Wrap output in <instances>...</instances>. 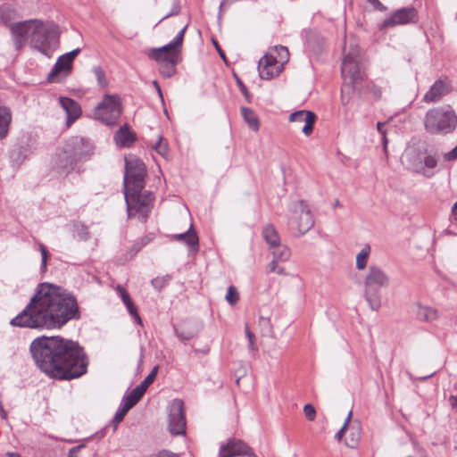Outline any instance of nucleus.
Here are the masks:
<instances>
[{"label":"nucleus","mask_w":457,"mask_h":457,"mask_svg":"<svg viewBox=\"0 0 457 457\" xmlns=\"http://www.w3.org/2000/svg\"><path fill=\"white\" fill-rule=\"evenodd\" d=\"M76 296L64 287L48 282L39 283L24 309L11 320L10 325L21 328L59 330L71 320L80 319Z\"/></svg>","instance_id":"f257e3e1"},{"label":"nucleus","mask_w":457,"mask_h":457,"mask_svg":"<svg viewBox=\"0 0 457 457\" xmlns=\"http://www.w3.org/2000/svg\"><path fill=\"white\" fill-rule=\"evenodd\" d=\"M29 351L40 370L52 378L71 380L87 373V354L75 341L42 336L31 342Z\"/></svg>","instance_id":"f03ea898"},{"label":"nucleus","mask_w":457,"mask_h":457,"mask_svg":"<svg viewBox=\"0 0 457 457\" xmlns=\"http://www.w3.org/2000/svg\"><path fill=\"white\" fill-rule=\"evenodd\" d=\"M341 73L344 79L342 102L345 104L350 100V97H346V95L355 91L361 95L364 82L365 73L361 66L360 49L357 46L351 47L350 52L344 58Z\"/></svg>","instance_id":"7ed1b4c3"},{"label":"nucleus","mask_w":457,"mask_h":457,"mask_svg":"<svg viewBox=\"0 0 457 457\" xmlns=\"http://www.w3.org/2000/svg\"><path fill=\"white\" fill-rule=\"evenodd\" d=\"M402 162L409 170L431 178L435 175L434 169L438 164L439 157L436 152L428 150L425 146L411 145L405 149Z\"/></svg>","instance_id":"20e7f679"},{"label":"nucleus","mask_w":457,"mask_h":457,"mask_svg":"<svg viewBox=\"0 0 457 457\" xmlns=\"http://www.w3.org/2000/svg\"><path fill=\"white\" fill-rule=\"evenodd\" d=\"M30 46L44 55L51 57L53 46L57 42V33L53 25H46L37 20L25 21Z\"/></svg>","instance_id":"39448f33"},{"label":"nucleus","mask_w":457,"mask_h":457,"mask_svg":"<svg viewBox=\"0 0 457 457\" xmlns=\"http://www.w3.org/2000/svg\"><path fill=\"white\" fill-rule=\"evenodd\" d=\"M425 130L431 135H446L457 127V115L450 105L429 109L423 119Z\"/></svg>","instance_id":"423d86ee"},{"label":"nucleus","mask_w":457,"mask_h":457,"mask_svg":"<svg viewBox=\"0 0 457 457\" xmlns=\"http://www.w3.org/2000/svg\"><path fill=\"white\" fill-rule=\"evenodd\" d=\"M390 284L389 276L384 270L375 264L370 265L364 277V298L373 311L381 306L380 288L387 287Z\"/></svg>","instance_id":"0eeeda50"},{"label":"nucleus","mask_w":457,"mask_h":457,"mask_svg":"<svg viewBox=\"0 0 457 457\" xmlns=\"http://www.w3.org/2000/svg\"><path fill=\"white\" fill-rule=\"evenodd\" d=\"M146 168L142 160L136 156L125 159V174L123 179L124 193L134 190V194L141 192L145 187Z\"/></svg>","instance_id":"6e6552de"},{"label":"nucleus","mask_w":457,"mask_h":457,"mask_svg":"<svg viewBox=\"0 0 457 457\" xmlns=\"http://www.w3.org/2000/svg\"><path fill=\"white\" fill-rule=\"evenodd\" d=\"M288 227L294 234L304 235L314 226L313 216L304 201L291 204Z\"/></svg>","instance_id":"1a4fd4ad"},{"label":"nucleus","mask_w":457,"mask_h":457,"mask_svg":"<svg viewBox=\"0 0 457 457\" xmlns=\"http://www.w3.org/2000/svg\"><path fill=\"white\" fill-rule=\"evenodd\" d=\"M121 114V103L117 95L105 94L94 109V116L107 126L117 124Z\"/></svg>","instance_id":"9d476101"},{"label":"nucleus","mask_w":457,"mask_h":457,"mask_svg":"<svg viewBox=\"0 0 457 457\" xmlns=\"http://www.w3.org/2000/svg\"><path fill=\"white\" fill-rule=\"evenodd\" d=\"M124 197L127 204L128 216L131 217L132 212L135 211V212L139 215V220L145 222L154 199V194L150 191L144 193L141 191L134 194V190H126Z\"/></svg>","instance_id":"9b49d317"},{"label":"nucleus","mask_w":457,"mask_h":457,"mask_svg":"<svg viewBox=\"0 0 457 457\" xmlns=\"http://www.w3.org/2000/svg\"><path fill=\"white\" fill-rule=\"evenodd\" d=\"M168 429L171 435H184L186 432V417L184 403L180 399H173L169 405Z\"/></svg>","instance_id":"f8f14e48"},{"label":"nucleus","mask_w":457,"mask_h":457,"mask_svg":"<svg viewBox=\"0 0 457 457\" xmlns=\"http://www.w3.org/2000/svg\"><path fill=\"white\" fill-rule=\"evenodd\" d=\"M419 21L418 11L414 7H403L395 10L390 17L386 18L378 27L380 30L397 25L417 23Z\"/></svg>","instance_id":"ddd939ff"},{"label":"nucleus","mask_w":457,"mask_h":457,"mask_svg":"<svg viewBox=\"0 0 457 457\" xmlns=\"http://www.w3.org/2000/svg\"><path fill=\"white\" fill-rule=\"evenodd\" d=\"M66 149L78 162L89 158L94 152L93 144L85 137H72L65 144Z\"/></svg>","instance_id":"4468645a"},{"label":"nucleus","mask_w":457,"mask_h":457,"mask_svg":"<svg viewBox=\"0 0 457 457\" xmlns=\"http://www.w3.org/2000/svg\"><path fill=\"white\" fill-rule=\"evenodd\" d=\"M237 456L257 457L253 448L240 439L229 438L226 444L220 445L218 457Z\"/></svg>","instance_id":"2eb2a0df"},{"label":"nucleus","mask_w":457,"mask_h":457,"mask_svg":"<svg viewBox=\"0 0 457 457\" xmlns=\"http://www.w3.org/2000/svg\"><path fill=\"white\" fill-rule=\"evenodd\" d=\"M78 164L79 162L75 157L71 154L65 146L55 154L54 159V168L60 175L67 176L77 169Z\"/></svg>","instance_id":"dca6fc26"},{"label":"nucleus","mask_w":457,"mask_h":457,"mask_svg":"<svg viewBox=\"0 0 457 457\" xmlns=\"http://www.w3.org/2000/svg\"><path fill=\"white\" fill-rule=\"evenodd\" d=\"M80 51V48H75L72 51L61 55L49 73L48 79H51L52 77L60 72L70 73L72 69L73 61Z\"/></svg>","instance_id":"f3484780"},{"label":"nucleus","mask_w":457,"mask_h":457,"mask_svg":"<svg viewBox=\"0 0 457 457\" xmlns=\"http://www.w3.org/2000/svg\"><path fill=\"white\" fill-rule=\"evenodd\" d=\"M278 63V62L272 55L265 54L262 57L258 63V71L261 79H271L278 76L279 73Z\"/></svg>","instance_id":"a211bd4d"},{"label":"nucleus","mask_w":457,"mask_h":457,"mask_svg":"<svg viewBox=\"0 0 457 457\" xmlns=\"http://www.w3.org/2000/svg\"><path fill=\"white\" fill-rule=\"evenodd\" d=\"M450 92V85L446 79H439L434 82L428 91L424 95L425 103H437L443 96Z\"/></svg>","instance_id":"6ab92c4d"},{"label":"nucleus","mask_w":457,"mask_h":457,"mask_svg":"<svg viewBox=\"0 0 457 457\" xmlns=\"http://www.w3.org/2000/svg\"><path fill=\"white\" fill-rule=\"evenodd\" d=\"M316 118V114L313 112L301 110L291 113L289 116V120L292 122H304L302 132L305 136H310L313 131Z\"/></svg>","instance_id":"aec40b11"},{"label":"nucleus","mask_w":457,"mask_h":457,"mask_svg":"<svg viewBox=\"0 0 457 457\" xmlns=\"http://www.w3.org/2000/svg\"><path fill=\"white\" fill-rule=\"evenodd\" d=\"M59 104L66 113V123L68 126L72 124L82 114L80 105L72 98L60 96Z\"/></svg>","instance_id":"412c9836"},{"label":"nucleus","mask_w":457,"mask_h":457,"mask_svg":"<svg viewBox=\"0 0 457 457\" xmlns=\"http://www.w3.org/2000/svg\"><path fill=\"white\" fill-rule=\"evenodd\" d=\"M175 335L181 341L194 338L200 331V326L192 321H185L174 327Z\"/></svg>","instance_id":"4be33fe9"},{"label":"nucleus","mask_w":457,"mask_h":457,"mask_svg":"<svg viewBox=\"0 0 457 457\" xmlns=\"http://www.w3.org/2000/svg\"><path fill=\"white\" fill-rule=\"evenodd\" d=\"M172 239L185 243L189 247L190 252H198L199 238L193 225H191L189 229L184 233L172 235Z\"/></svg>","instance_id":"5701e85b"},{"label":"nucleus","mask_w":457,"mask_h":457,"mask_svg":"<svg viewBox=\"0 0 457 457\" xmlns=\"http://www.w3.org/2000/svg\"><path fill=\"white\" fill-rule=\"evenodd\" d=\"M11 32L15 49L21 51L25 46L26 40L29 39L27 36L24 21L12 24Z\"/></svg>","instance_id":"b1692460"},{"label":"nucleus","mask_w":457,"mask_h":457,"mask_svg":"<svg viewBox=\"0 0 457 457\" xmlns=\"http://www.w3.org/2000/svg\"><path fill=\"white\" fill-rule=\"evenodd\" d=\"M12 122L11 109L0 104V140L6 138Z\"/></svg>","instance_id":"393cba45"},{"label":"nucleus","mask_w":457,"mask_h":457,"mask_svg":"<svg viewBox=\"0 0 457 457\" xmlns=\"http://www.w3.org/2000/svg\"><path fill=\"white\" fill-rule=\"evenodd\" d=\"M114 139L117 145L120 146H128L135 140V135L129 129L127 125L121 126L116 132Z\"/></svg>","instance_id":"a878e982"},{"label":"nucleus","mask_w":457,"mask_h":457,"mask_svg":"<svg viewBox=\"0 0 457 457\" xmlns=\"http://www.w3.org/2000/svg\"><path fill=\"white\" fill-rule=\"evenodd\" d=\"M262 237L270 247L278 246L280 237L272 224H267L262 229Z\"/></svg>","instance_id":"bb28decb"},{"label":"nucleus","mask_w":457,"mask_h":457,"mask_svg":"<svg viewBox=\"0 0 457 457\" xmlns=\"http://www.w3.org/2000/svg\"><path fill=\"white\" fill-rule=\"evenodd\" d=\"M417 318L421 321L432 322L437 320L438 312L435 308L420 305L417 310Z\"/></svg>","instance_id":"cd10ccee"},{"label":"nucleus","mask_w":457,"mask_h":457,"mask_svg":"<svg viewBox=\"0 0 457 457\" xmlns=\"http://www.w3.org/2000/svg\"><path fill=\"white\" fill-rule=\"evenodd\" d=\"M149 58L154 59L159 63H164L168 61H179V55L177 53H156L154 49L150 50L148 54Z\"/></svg>","instance_id":"c85d7f7f"},{"label":"nucleus","mask_w":457,"mask_h":457,"mask_svg":"<svg viewBox=\"0 0 457 457\" xmlns=\"http://www.w3.org/2000/svg\"><path fill=\"white\" fill-rule=\"evenodd\" d=\"M241 113L244 120L247 122L249 127L253 130L257 131L259 129V121L255 112L247 107L241 108Z\"/></svg>","instance_id":"c756f323"},{"label":"nucleus","mask_w":457,"mask_h":457,"mask_svg":"<svg viewBox=\"0 0 457 457\" xmlns=\"http://www.w3.org/2000/svg\"><path fill=\"white\" fill-rule=\"evenodd\" d=\"M179 61H168L159 63V71L164 78H171L176 73V65Z\"/></svg>","instance_id":"7c9ffc66"},{"label":"nucleus","mask_w":457,"mask_h":457,"mask_svg":"<svg viewBox=\"0 0 457 457\" xmlns=\"http://www.w3.org/2000/svg\"><path fill=\"white\" fill-rule=\"evenodd\" d=\"M370 253V246L366 245L356 256V269L362 270L367 266L368 258Z\"/></svg>","instance_id":"2f4dec72"},{"label":"nucleus","mask_w":457,"mask_h":457,"mask_svg":"<svg viewBox=\"0 0 457 457\" xmlns=\"http://www.w3.org/2000/svg\"><path fill=\"white\" fill-rule=\"evenodd\" d=\"M274 248L275 250L272 252L273 258L279 262H286L290 258L291 252L287 246L279 244L278 246H275Z\"/></svg>","instance_id":"473e14b6"},{"label":"nucleus","mask_w":457,"mask_h":457,"mask_svg":"<svg viewBox=\"0 0 457 457\" xmlns=\"http://www.w3.org/2000/svg\"><path fill=\"white\" fill-rule=\"evenodd\" d=\"M73 233V237L79 241H87L89 237L87 227L81 223L74 224Z\"/></svg>","instance_id":"72a5a7b5"},{"label":"nucleus","mask_w":457,"mask_h":457,"mask_svg":"<svg viewBox=\"0 0 457 457\" xmlns=\"http://www.w3.org/2000/svg\"><path fill=\"white\" fill-rule=\"evenodd\" d=\"M145 395L138 387H135L129 395H125L123 399L134 407Z\"/></svg>","instance_id":"f704fd0d"},{"label":"nucleus","mask_w":457,"mask_h":457,"mask_svg":"<svg viewBox=\"0 0 457 457\" xmlns=\"http://www.w3.org/2000/svg\"><path fill=\"white\" fill-rule=\"evenodd\" d=\"M361 438L360 429L352 428L348 438L345 440V445L349 448L354 449L358 446Z\"/></svg>","instance_id":"c9c22d12"},{"label":"nucleus","mask_w":457,"mask_h":457,"mask_svg":"<svg viewBox=\"0 0 457 457\" xmlns=\"http://www.w3.org/2000/svg\"><path fill=\"white\" fill-rule=\"evenodd\" d=\"M158 371V366L154 367L152 371L145 377V378L138 385V387L142 392L145 393L148 386L154 382Z\"/></svg>","instance_id":"e433bc0d"},{"label":"nucleus","mask_w":457,"mask_h":457,"mask_svg":"<svg viewBox=\"0 0 457 457\" xmlns=\"http://www.w3.org/2000/svg\"><path fill=\"white\" fill-rule=\"evenodd\" d=\"M225 299L231 305H234L238 302L239 295L237 289L234 286L228 287Z\"/></svg>","instance_id":"4c0bfd02"},{"label":"nucleus","mask_w":457,"mask_h":457,"mask_svg":"<svg viewBox=\"0 0 457 457\" xmlns=\"http://www.w3.org/2000/svg\"><path fill=\"white\" fill-rule=\"evenodd\" d=\"M93 72L96 78V80L100 87H104L107 86V80L105 77V72L100 66L93 67Z\"/></svg>","instance_id":"58836bf2"},{"label":"nucleus","mask_w":457,"mask_h":457,"mask_svg":"<svg viewBox=\"0 0 457 457\" xmlns=\"http://www.w3.org/2000/svg\"><path fill=\"white\" fill-rule=\"evenodd\" d=\"M170 280V277L169 275L157 277L153 278L151 281L152 286L157 289L158 291L162 290Z\"/></svg>","instance_id":"ea45409f"},{"label":"nucleus","mask_w":457,"mask_h":457,"mask_svg":"<svg viewBox=\"0 0 457 457\" xmlns=\"http://www.w3.org/2000/svg\"><path fill=\"white\" fill-rule=\"evenodd\" d=\"M245 337L248 341L249 350L253 353H256L258 351V347L255 344V337H254V334L250 330V328H248L247 325L245 326Z\"/></svg>","instance_id":"a19ab883"},{"label":"nucleus","mask_w":457,"mask_h":457,"mask_svg":"<svg viewBox=\"0 0 457 457\" xmlns=\"http://www.w3.org/2000/svg\"><path fill=\"white\" fill-rule=\"evenodd\" d=\"M154 149L162 156H165L168 152V146L166 143H163V137H159L158 141L154 145Z\"/></svg>","instance_id":"79ce46f5"},{"label":"nucleus","mask_w":457,"mask_h":457,"mask_svg":"<svg viewBox=\"0 0 457 457\" xmlns=\"http://www.w3.org/2000/svg\"><path fill=\"white\" fill-rule=\"evenodd\" d=\"M275 48L278 53V55L280 58L279 62L281 63L287 62L289 60V51H288L287 47L283 46H275Z\"/></svg>","instance_id":"37998d69"},{"label":"nucleus","mask_w":457,"mask_h":457,"mask_svg":"<svg viewBox=\"0 0 457 457\" xmlns=\"http://www.w3.org/2000/svg\"><path fill=\"white\" fill-rule=\"evenodd\" d=\"M303 412L308 420L312 421L316 418V411L312 404L307 403L303 406Z\"/></svg>","instance_id":"c03bdc74"},{"label":"nucleus","mask_w":457,"mask_h":457,"mask_svg":"<svg viewBox=\"0 0 457 457\" xmlns=\"http://www.w3.org/2000/svg\"><path fill=\"white\" fill-rule=\"evenodd\" d=\"M125 305H126L127 310L129 312V314L135 318V320L137 323L141 324L142 323V320H141V318H140V316L138 314L137 309L135 306V304L133 303V302H130L129 303H127Z\"/></svg>","instance_id":"a18cd8bd"},{"label":"nucleus","mask_w":457,"mask_h":457,"mask_svg":"<svg viewBox=\"0 0 457 457\" xmlns=\"http://www.w3.org/2000/svg\"><path fill=\"white\" fill-rule=\"evenodd\" d=\"M352 411H349L345 420V423L343 425V427L337 432L336 436H335V438L337 440V441H341L342 438H343V436H344V433L345 431V428L346 427L348 426V423L350 422L351 420V418H352Z\"/></svg>","instance_id":"49530a36"},{"label":"nucleus","mask_w":457,"mask_h":457,"mask_svg":"<svg viewBox=\"0 0 457 457\" xmlns=\"http://www.w3.org/2000/svg\"><path fill=\"white\" fill-rule=\"evenodd\" d=\"M180 10H181V8H180V4H179V1L175 0L170 12L169 13H167L160 21H162L165 19H168L171 16L178 15L180 12Z\"/></svg>","instance_id":"de8ad7c7"},{"label":"nucleus","mask_w":457,"mask_h":457,"mask_svg":"<svg viewBox=\"0 0 457 457\" xmlns=\"http://www.w3.org/2000/svg\"><path fill=\"white\" fill-rule=\"evenodd\" d=\"M117 290L120 293V296L121 297V300L124 304H127V303H129L130 302H132L129 294L127 292V290L125 288H123L120 286H118Z\"/></svg>","instance_id":"09e8293b"},{"label":"nucleus","mask_w":457,"mask_h":457,"mask_svg":"<svg viewBox=\"0 0 457 457\" xmlns=\"http://www.w3.org/2000/svg\"><path fill=\"white\" fill-rule=\"evenodd\" d=\"M39 250L41 252V267L43 270H46L47 257H48V252H47L46 247L42 244L39 245Z\"/></svg>","instance_id":"8fccbe9b"},{"label":"nucleus","mask_w":457,"mask_h":457,"mask_svg":"<svg viewBox=\"0 0 457 457\" xmlns=\"http://www.w3.org/2000/svg\"><path fill=\"white\" fill-rule=\"evenodd\" d=\"M237 84L240 89V92L244 95L245 99L250 102L251 95L246 87V86L243 83V81L239 79H237Z\"/></svg>","instance_id":"3c124183"},{"label":"nucleus","mask_w":457,"mask_h":457,"mask_svg":"<svg viewBox=\"0 0 457 457\" xmlns=\"http://www.w3.org/2000/svg\"><path fill=\"white\" fill-rule=\"evenodd\" d=\"M175 46L172 45L171 42H170L169 44L160 47V48H153L154 50V52L156 53H160V52H163V53H176L175 51Z\"/></svg>","instance_id":"603ef678"},{"label":"nucleus","mask_w":457,"mask_h":457,"mask_svg":"<svg viewBox=\"0 0 457 457\" xmlns=\"http://www.w3.org/2000/svg\"><path fill=\"white\" fill-rule=\"evenodd\" d=\"M368 3H370L375 10L380 11V12H386L387 10V7L384 5L379 0H366Z\"/></svg>","instance_id":"864d4df0"},{"label":"nucleus","mask_w":457,"mask_h":457,"mask_svg":"<svg viewBox=\"0 0 457 457\" xmlns=\"http://www.w3.org/2000/svg\"><path fill=\"white\" fill-rule=\"evenodd\" d=\"M366 87L370 90L375 98L379 99L381 97L382 92L379 87L370 83L367 84Z\"/></svg>","instance_id":"5fc2aeb1"},{"label":"nucleus","mask_w":457,"mask_h":457,"mask_svg":"<svg viewBox=\"0 0 457 457\" xmlns=\"http://www.w3.org/2000/svg\"><path fill=\"white\" fill-rule=\"evenodd\" d=\"M148 240L141 239V241H138L135 243L131 248L132 255L138 253L144 245L147 244Z\"/></svg>","instance_id":"6e6d98bb"},{"label":"nucleus","mask_w":457,"mask_h":457,"mask_svg":"<svg viewBox=\"0 0 457 457\" xmlns=\"http://www.w3.org/2000/svg\"><path fill=\"white\" fill-rule=\"evenodd\" d=\"M126 414L127 413L122 411L120 409L117 410V411L113 417V420H112V422L115 424V426L122 421V420L124 419Z\"/></svg>","instance_id":"4d7b16f0"},{"label":"nucleus","mask_w":457,"mask_h":457,"mask_svg":"<svg viewBox=\"0 0 457 457\" xmlns=\"http://www.w3.org/2000/svg\"><path fill=\"white\" fill-rule=\"evenodd\" d=\"M444 158L445 161H453L457 159V145L448 153L445 154Z\"/></svg>","instance_id":"13d9d810"},{"label":"nucleus","mask_w":457,"mask_h":457,"mask_svg":"<svg viewBox=\"0 0 457 457\" xmlns=\"http://www.w3.org/2000/svg\"><path fill=\"white\" fill-rule=\"evenodd\" d=\"M152 457H179V456L170 451L162 450Z\"/></svg>","instance_id":"bf43d9fd"},{"label":"nucleus","mask_w":457,"mask_h":457,"mask_svg":"<svg viewBox=\"0 0 457 457\" xmlns=\"http://www.w3.org/2000/svg\"><path fill=\"white\" fill-rule=\"evenodd\" d=\"M85 447V445H79L70 449L68 457H77V453Z\"/></svg>","instance_id":"052dcab7"},{"label":"nucleus","mask_w":457,"mask_h":457,"mask_svg":"<svg viewBox=\"0 0 457 457\" xmlns=\"http://www.w3.org/2000/svg\"><path fill=\"white\" fill-rule=\"evenodd\" d=\"M278 262V261L277 259L273 258V260L267 266L268 272L277 271Z\"/></svg>","instance_id":"680f3d73"},{"label":"nucleus","mask_w":457,"mask_h":457,"mask_svg":"<svg viewBox=\"0 0 457 457\" xmlns=\"http://www.w3.org/2000/svg\"><path fill=\"white\" fill-rule=\"evenodd\" d=\"M132 408V406L127 402L125 401L123 398L121 400V403H120V405L119 407V409H120L122 411H124L125 413H127L130 409Z\"/></svg>","instance_id":"e2e57ef3"},{"label":"nucleus","mask_w":457,"mask_h":457,"mask_svg":"<svg viewBox=\"0 0 457 457\" xmlns=\"http://www.w3.org/2000/svg\"><path fill=\"white\" fill-rule=\"evenodd\" d=\"M183 42V38L180 37V36H176L173 40L171 41L172 45L177 47L179 46H180Z\"/></svg>","instance_id":"0e129e2a"},{"label":"nucleus","mask_w":457,"mask_h":457,"mask_svg":"<svg viewBox=\"0 0 457 457\" xmlns=\"http://www.w3.org/2000/svg\"><path fill=\"white\" fill-rule=\"evenodd\" d=\"M183 42V38L180 37V36H176L173 40L171 41L172 45L177 47L179 46H180Z\"/></svg>","instance_id":"69168bd1"},{"label":"nucleus","mask_w":457,"mask_h":457,"mask_svg":"<svg viewBox=\"0 0 457 457\" xmlns=\"http://www.w3.org/2000/svg\"><path fill=\"white\" fill-rule=\"evenodd\" d=\"M6 455L9 457H22L19 453L16 452H8Z\"/></svg>","instance_id":"338daca9"},{"label":"nucleus","mask_w":457,"mask_h":457,"mask_svg":"<svg viewBox=\"0 0 457 457\" xmlns=\"http://www.w3.org/2000/svg\"><path fill=\"white\" fill-rule=\"evenodd\" d=\"M452 214L457 219V203H455L452 207Z\"/></svg>","instance_id":"774afa93"}]
</instances>
